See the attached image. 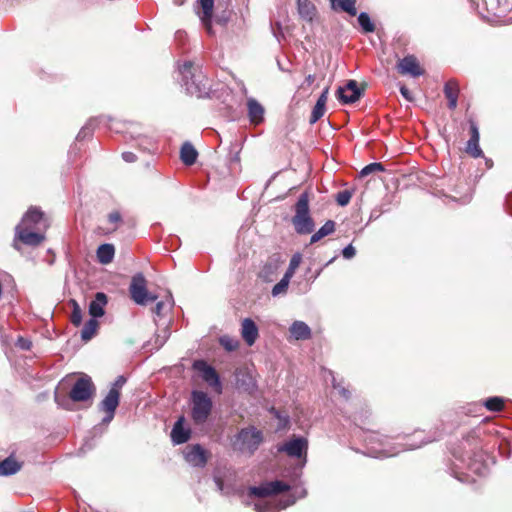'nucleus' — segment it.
Masks as SVG:
<instances>
[{
  "instance_id": "f257e3e1",
  "label": "nucleus",
  "mask_w": 512,
  "mask_h": 512,
  "mask_svg": "<svg viewBox=\"0 0 512 512\" xmlns=\"http://www.w3.org/2000/svg\"><path fill=\"white\" fill-rule=\"evenodd\" d=\"M48 227L44 212L36 206L28 208L22 216L21 221L15 227V234L12 241V247L21 251L22 245L37 247L45 240V235L41 232Z\"/></svg>"
},
{
  "instance_id": "f03ea898",
  "label": "nucleus",
  "mask_w": 512,
  "mask_h": 512,
  "mask_svg": "<svg viewBox=\"0 0 512 512\" xmlns=\"http://www.w3.org/2000/svg\"><path fill=\"white\" fill-rule=\"evenodd\" d=\"M310 194L304 191L295 204V214L292 217V224L295 231L300 235L310 234L314 231L315 223L309 210Z\"/></svg>"
},
{
  "instance_id": "7ed1b4c3",
  "label": "nucleus",
  "mask_w": 512,
  "mask_h": 512,
  "mask_svg": "<svg viewBox=\"0 0 512 512\" xmlns=\"http://www.w3.org/2000/svg\"><path fill=\"white\" fill-rule=\"evenodd\" d=\"M191 417L195 424H203L209 418L212 411V400L203 391H193L191 394Z\"/></svg>"
},
{
  "instance_id": "20e7f679",
  "label": "nucleus",
  "mask_w": 512,
  "mask_h": 512,
  "mask_svg": "<svg viewBox=\"0 0 512 512\" xmlns=\"http://www.w3.org/2000/svg\"><path fill=\"white\" fill-rule=\"evenodd\" d=\"M129 293L131 299L136 304L142 306L155 302L158 299L156 294L148 291L147 280L142 273H138L132 277L129 286Z\"/></svg>"
},
{
  "instance_id": "39448f33",
  "label": "nucleus",
  "mask_w": 512,
  "mask_h": 512,
  "mask_svg": "<svg viewBox=\"0 0 512 512\" xmlns=\"http://www.w3.org/2000/svg\"><path fill=\"white\" fill-rule=\"evenodd\" d=\"M96 393V386L90 376L82 374L70 388L69 399L73 402H87L91 400Z\"/></svg>"
},
{
  "instance_id": "423d86ee",
  "label": "nucleus",
  "mask_w": 512,
  "mask_h": 512,
  "mask_svg": "<svg viewBox=\"0 0 512 512\" xmlns=\"http://www.w3.org/2000/svg\"><path fill=\"white\" fill-rule=\"evenodd\" d=\"M263 441V434L255 427H247L241 429L237 434V442H239V450L247 451L252 455Z\"/></svg>"
},
{
  "instance_id": "0eeeda50",
  "label": "nucleus",
  "mask_w": 512,
  "mask_h": 512,
  "mask_svg": "<svg viewBox=\"0 0 512 512\" xmlns=\"http://www.w3.org/2000/svg\"><path fill=\"white\" fill-rule=\"evenodd\" d=\"M191 68V63H185L183 65V76L186 79V91L190 95L202 97L203 94H206V85L202 83L203 76L201 74H192Z\"/></svg>"
},
{
  "instance_id": "6e6552de",
  "label": "nucleus",
  "mask_w": 512,
  "mask_h": 512,
  "mask_svg": "<svg viewBox=\"0 0 512 512\" xmlns=\"http://www.w3.org/2000/svg\"><path fill=\"white\" fill-rule=\"evenodd\" d=\"M289 490V484L280 480H275L271 482H266L260 486L250 487L249 495L263 498L272 495H278Z\"/></svg>"
},
{
  "instance_id": "1a4fd4ad",
  "label": "nucleus",
  "mask_w": 512,
  "mask_h": 512,
  "mask_svg": "<svg viewBox=\"0 0 512 512\" xmlns=\"http://www.w3.org/2000/svg\"><path fill=\"white\" fill-rule=\"evenodd\" d=\"M194 369L202 373L203 380L217 393L222 392V385L217 371L203 360H197L193 364Z\"/></svg>"
},
{
  "instance_id": "9d476101",
  "label": "nucleus",
  "mask_w": 512,
  "mask_h": 512,
  "mask_svg": "<svg viewBox=\"0 0 512 512\" xmlns=\"http://www.w3.org/2000/svg\"><path fill=\"white\" fill-rule=\"evenodd\" d=\"M211 454L200 444L188 445L184 453L185 460L194 467H204Z\"/></svg>"
},
{
  "instance_id": "9b49d317",
  "label": "nucleus",
  "mask_w": 512,
  "mask_h": 512,
  "mask_svg": "<svg viewBox=\"0 0 512 512\" xmlns=\"http://www.w3.org/2000/svg\"><path fill=\"white\" fill-rule=\"evenodd\" d=\"M396 68L399 74L412 77H419L425 73V69L421 67L417 57L414 55H407L400 59Z\"/></svg>"
},
{
  "instance_id": "f8f14e48",
  "label": "nucleus",
  "mask_w": 512,
  "mask_h": 512,
  "mask_svg": "<svg viewBox=\"0 0 512 512\" xmlns=\"http://www.w3.org/2000/svg\"><path fill=\"white\" fill-rule=\"evenodd\" d=\"M363 94V89H359L355 80H349L344 87H339L336 92L338 100L343 104L355 103Z\"/></svg>"
},
{
  "instance_id": "ddd939ff",
  "label": "nucleus",
  "mask_w": 512,
  "mask_h": 512,
  "mask_svg": "<svg viewBox=\"0 0 512 512\" xmlns=\"http://www.w3.org/2000/svg\"><path fill=\"white\" fill-rule=\"evenodd\" d=\"M308 441L303 437L293 438L286 442L279 451L286 452L290 457L302 458L307 456Z\"/></svg>"
},
{
  "instance_id": "4468645a",
  "label": "nucleus",
  "mask_w": 512,
  "mask_h": 512,
  "mask_svg": "<svg viewBox=\"0 0 512 512\" xmlns=\"http://www.w3.org/2000/svg\"><path fill=\"white\" fill-rule=\"evenodd\" d=\"M120 393L116 390H109L108 394L99 403L100 411L106 414L104 421H111L114 417L115 411L119 405Z\"/></svg>"
},
{
  "instance_id": "2eb2a0df",
  "label": "nucleus",
  "mask_w": 512,
  "mask_h": 512,
  "mask_svg": "<svg viewBox=\"0 0 512 512\" xmlns=\"http://www.w3.org/2000/svg\"><path fill=\"white\" fill-rule=\"evenodd\" d=\"M470 139L467 141L465 151L468 155H470L473 158H478L482 156L483 152L479 146V131L478 127L475 122L470 121Z\"/></svg>"
},
{
  "instance_id": "dca6fc26",
  "label": "nucleus",
  "mask_w": 512,
  "mask_h": 512,
  "mask_svg": "<svg viewBox=\"0 0 512 512\" xmlns=\"http://www.w3.org/2000/svg\"><path fill=\"white\" fill-rule=\"evenodd\" d=\"M280 262L276 258H269L258 272V278L265 283H271L278 276Z\"/></svg>"
},
{
  "instance_id": "f3484780",
  "label": "nucleus",
  "mask_w": 512,
  "mask_h": 512,
  "mask_svg": "<svg viewBox=\"0 0 512 512\" xmlns=\"http://www.w3.org/2000/svg\"><path fill=\"white\" fill-rule=\"evenodd\" d=\"M241 337L248 346H252L259 337V330L251 318H245L241 323Z\"/></svg>"
},
{
  "instance_id": "a211bd4d",
  "label": "nucleus",
  "mask_w": 512,
  "mask_h": 512,
  "mask_svg": "<svg viewBox=\"0 0 512 512\" xmlns=\"http://www.w3.org/2000/svg\"><path fill=\"white\" fill-rule=\"evenodd\" d=\"M248 118L251 124L259 125L264 121V107L254 98L247 100Z\"/></svg>"
},
{
  "instance_id": "6ab92c4d",
  "label": "nucleus",
  "mask_w": 512,
  "mask_h": 512,
  "mask_svg": "<svg viewBox=\"0 0 512 512\" xmlns=\"http://www.w3.org/2000/svg\"><path fill=\"white\" fill-rule=\"evenodd\" d=\"M184 417L181 416L174 424L171 431V439L174 444H183L190 439V429L184 428Z\"/></svg>"
},
{
  "instance_id": "aec40b11",
  "label": "nucleus",
  "mask_w": 512,
  "mask_h": 512,
  "mask_svg": "<svg viewBox=\"0 0 512 512\" xmlns=\"http://www.w3.org/2000/svg\"><path fill=\"white\" fill-rule=\"evenodd\" d=\"M198 3L202 10V15L200 16L201 21L203 22L207 31L211 33L214 0H198Z\"/></svg>"
},
{
  "instance_id": "412c9836",
  "label": "nucleus",
  "mask_w": 512,
  "mask_h": 512,
  "mask_svg": "<svg viewBox=\"0 0 512 512\" xmlns=\"http://www.w3.org/2000/svg\"><path fill=\"white\" fill-rule=\"evenodd\" d=\"M23 463L18 461L13 455L0 461V476H10L21 470Z\"/></svg>"
},
{
  "instance_id": "4be33fe9",
  "label": "nucleus",
  "mask_w": 512,
  "mask_h": 512,
  "mask_svg": "<svg viewBox=\"0 0 512 512\" xmlns=\"http://www.w3.org/2000/svg\"><path fill=\"white\" fill-rule=\"evenodd\" d=\"M107 304V296L103 292H98L95 295V299L89 304V314L92 318L101 317L104 315V307Z\"/></svg>"
},
{
  "instance_id": "5701e85b",
  "label": "nucleus",
  "mask_w": 512,
  "mask_h": 512,
  "mask_svg": "<svg viewBox=\"0 0 512 512\" xmlns=\"http://www.w3.org/2000/svg\"><path fill=\"white\" fill-rule=\"evenodd\" d=\"M444 94L448 99V107L454 110L457 107V100L459 95V84L456 80L450 79L444 86Z\"/></svg>"
},
{
  "instance_id": "b1692460",
  "label": "nucleus",
  "mask_w": 512,
  "mask_h": 512,
  "mask_svg": "<svg viewBox=\"0 0 512 512\" xmlns=\"http://www.w3.org/2000/svg\"><path fill=\"white\" fill-rule=\"evenodd\" d=\"M198 157V152L190 142H185L180 149V159L186 166L193 165Z\"/></svg>"
},
{
  "instance_id": "393cba45",
  "label": "nucleus",
  "mask_w": 512,
  "mask_h": 512,
  "mask_svg": "<svg viewBox=\"0 0 512 512\" xmlns=\"http://www.w3.org/2000/svg\"><path fill=\"white\" fill-rule=\"evenodd\" d=\"M289 330L296 340H307L311 338V329L303 321H295Z\"/></svg>"
},
{
  "instance_id": "a878e982",
  "label": "nucleus",
  "mask_w": 512,
  "mask_h": 512,
  "mask_svg": "<svg viewBox=\"0 0 512 512\" xmlns=\"http://www.w3.org/2000/svg\"><path fill=\"white\" fill-rule=\"evenodd\" d=\"M298 12L302 18L311 22L316 15V7L310 0L297 1Z\"/></svg>"
},
{
  "instance_id": "bb28decb",
  "label": "nucleus",
  "mask_w": 512,
  "mask_h": 512,
  "mask_svg": "<svg viewBox=\"0 0 512 512\" xmlns=\"http://www.w3.org/2000/svg\"><path fill=\"white\" fill-rule=\"evenodd\" d=\"M334 10H341L350 16H356V0H330Z\"/></svg>"
},
{
  "instance_id": "cd10ccee",
  "label": "nucleus",
  "mask_w": 512,
  "mask_h": 512,
  "mask_svg": "<svg viewBox=\"0 0 512 512\" xmlns=\"http://www.w3.org/2000/svg\"><path fill=\"white\" fill-rule=\"evenodd\" d=\"M97 259L101 264H109L112 262L115 249L112 244H102L97 249Z\"/></svg>"
},
{
  "instance_id": "c85d7f7f",
  "label": "nucleus",
  "mask_w": 512,
  "mask_h": 512,
  "mask_svg": "<svg viewBox=\"0 0 512 512\" xmlns=\"http://www.w3.org/2000/svg\"><path fill=\"white\" fill-rule=\"evenodd\" d=\"M98 329L99 322L94 318L89 319L81 330V339L84 342L90 341L97 334Z\"/></svg>"
},
{
  "instance_id": "c756f323",
  "label": "nucleus",
  "mask_w": 512,
  "mask_h": 512,
  "mask_svg": "<svg viewBox=\"0 0 512 512\" xmlns=\"http://www.w3.org/2000/svg\"><path fill=\"white\" fill-rule=\"evenodd\" d=\"M335 222L333 220H328L325 224L314 234H312L310 238V244H314L321 240L322 238L332 234L335 231Z\"/></svg>"
},
{
  "instance_id": "7c9ffc66",
  "label": "nucleus",
  "mask_w": 512,
  "mask_h": 512,
  "mask_svg": "<svg viewBox=\"0 0 512 512\" xmlns=\"http://www.w3.org/2000/svg\"><path fill=\"white\" fill-rule=\"evenodd\" d=\"M484 406L492 412H500L504 409L505 402L501 397H490L484 402Z\"/></svg>"
},
{
  "instance_id": "2f4dec72",
  "label": "nucleus",
  "mask_w": 512,
  "mask_h": 512,
  "mask_svg": "<svg viewBox=\"0 0 512 512\" xmlns=\"http://www.w3.org/2000/svg\"><path fill=\"white\" fill-rule=\"evenodd\" d=\"M69 303L72 306L70 321L74 326H80L82 323V310L76 300L72 299Z\"/></svg>"
},
{
  "instance_id": "473e14b6",
  "label": "nucleus",
  "mask_w": 512,
  "mask_h": 512,
  "mask_svg": "<svg viewBox=\"0 0 512 512\" xmlns=\"http://www.w3.org/2000/svg\"><path fill=\"white\" fill-rule=\"evenodd\" d=\"M358 22L364 33H372L375 31V25L366 12H361L359 14Z\"/></svg>"
},
{
  "instance_id": "72a5a7b5",
  "label": "nucleus",
  "mask_w": 512,
  "mask_h": 512,
  "mask_svg": "<svg viewBox=\"0 0 512 512\" xmlns=\"http://www.w3.org/2000/svg\"><path fill=\"white\" fill-rule=\"evenodd\" d=\"M220 345L228 352L235 351L239 348V340L232 338L228 335H224L219 339Z\"/></svg>"
},
{
  "instance_id": "f704fd0d",
  "label": "nucleus",
  "mask_w": 512,
  "mask_h": 512,
  "mask_svg": "<svg viewBox=\"0 0 512 512\" xmlns=\"http://www.w3.org/2000/svg\"><path fill=\"white\" fill-rule=\"evenodd\" d=\"M301 261H302V255L300 253L294 254L290 259L289 267L286 270L284 276L288 279H291L293 277V275L295 274V271L301 264Z\"/></svg>"
},
{
  "instance_id": "c9c22d12",
  "label": "nucleus",
  "mask_w": 512,
  "mask_h": 512,
  "mask_svg": "<svg viewBox=\"0 0 512 512\" xmlns=\"http://www.w3.org/2000/svg\"><path fill=\"white\" fill-rule=\"evenodd\" d=\"M107 221L111 225L109 232H114L123 221L122 215L118 210L112 211L108 214Z\"/></svg>"
},
{
  "instance_id": "e433bc0d",
  "label": "nucleus",
  "mask_w": 512,
  "mask_h": 512,
  "mask_svg": "<svg viewBox=\"0 0 512 512\" xmlns=\"http://www.w3.org/2000/svg\"><path fill=\"white\" fill-rule=\"evenodd\" d=\"M290 279L283 276V278L272 288V295L278 296L285 294L288 290Z\"/></svg>"
},
{
  "instance_id": "4c0bfd02",
  "label": "nucleus",
  "mask_w": 512,
  "mask_h": 512,
  "mask_svg": "<svg viewBox=\"0 0 512 512\" xmlns=\"http://www.w3.org/2000/svg\"><path fill=\"white\" fill-rule=\"evenodd\" d=\"M385 168L382 163L374 162L366 165L360 172L361 177H365L371 173L382 172Z\"/></svg>"
},
{
  "instance_id": "58836bf2",
  "label": "nucleus",
  "mask_w": 512,
  "mask_h": 512,
  "mask_svg": "<svg viewBox=\"0 0 512 512\" xmlns=\"http://www.w3.org/2000/svg\"><path fill=\"white\" fill-rule=\"evenodd\" d=\"M325 113V106L316 103L310 116V124L316 123Z\"/></svg>"
},
{
  "instance_id": "ea45409f",
  "label": "nucleus",
  "mask_w": 512,
  "mask_h": 512,
  "mask_svg": "<svg viewBox=\"0 0 512 512\" xmlns=\"http://www.w3.org/2000/svg\"><path fill=\"white\" fill-rule=\"evenodd\" d=\"M351 198L352 192L349 190H343L337 193L336 202L340 206H346L347 204H349Z\"/></svg>"
},
{
  "instance_id": "a19ab883",
  "label": "nucleus",
  "mask_w": 512,
  "mask_h": 512,
  "mask_svg": "<svg viewBox=\"0 0 512 512\" xmlns=\"http://www.w3.org/2000/svg\"><path fill=\"white\" fill-rule=\"evenodd\" d=\"M334 389L337 390L338 394L343 397L345 400H349L351 398V392L348 388L344 387L340 383L333 384Z\"/></svg>"
},
{
  "instance_id": "79ce46f5",
  "label": "nucleus",
  "mask_w": 512,
  "mask_h": 512,
  "mask_svg": "<svg viewBox=\"0 0 512 512\" xmlns=\"http://www.w3.org/2000/svg\"><path fill=\"white\" fill-rule=\"evenodd\" d=\"M127 379L123 375H120L117 377V379L112 384L110 390H116L118 393H120L122 387L125 385Z\"/></svg>"
},
{
  "instance_id": "37998d69",
  "label": "nucleus",
  "mask_w": 512,
  "mask_h": 512,
  "mask_svg": "<svg viewBox=\"0 0 512 512\" xmlns=\"http://www.w3.org/2000/svg\"><path fill=\"white\" fill-rule=\"evenodd\" d=\"M400 93L401 95L409 102H412L414 101V97L412 95V93L410 92V90L405 86V85H401L400 87Z\"/></svg>"
},
{
  "instance_id": "c03bdc74",
  "label": "nucleus",
  "mask_w": 512,
  "mask_h": 512,
  "mask_svg": "<svg viewBox=\"0 0 512 512\" xmlns=\"http://www.w3.org/2000/svg\"><path fill=\"white\" fill-rule=\"evenodd\" d=\"M355 253V248L351 244L345 247L342 251L344 258L346 259L352 258L355 255Z\"/></svg>"
},
{
  "instance_id": "a18cd8bd",
  "label": "nucleus",
  "mask_w": 512,
  "mask_h": 512,
  "mask_svg": "<svg viewBox=\"0 0 512 512\" xmlns=\"http://www.w3.org/2000/svg\"><path fill=\"white\" fill-rule=\"evenodd\" d=\"M328 92H329V87H326L324 89V91L321 93V95L319 96L316 103L326 106L327 99H328Z\"/></svg>"
},
{
  "instance_id": "49530a36",
  "label": "nucleus",
  "mask_w": 512,
  "mask_h": 512,
  "mask_svg": "<svg viewBox=\"0 0 512 512\" xmlns=\"http://www.w3.org/2000/svg\"><path fill=\"white\" fill-rule=\"evenodd\" d=\"M163 307H164V302H162V301L157 302L155 307L153 308V313L160 316L162 314Z\"/></svg>"
},
{
  "instance_id": "de8ad7c7",
  "label": "nucleus",
  "mask_w": 512,
  "mask_h": 512,
  "mask_svg": "<svg viewBox=\"0 0 512 512\" xmlns=\"http://www.w3.org/2000/svg\"><path fill=\"white\" fill-rule=\"evenodd\" d=\"M271 412L274 414V416L276 418H278L279 420L283 421L284 424L288 423V417L287 416L282 417L280 411L276 410L275 408H272Z\"/></svg>"
},
{
  "instance_id": "09e8293b",
  "label": "nucleus",
  "mask_w": 512,
  "mask_h": 512,
  "mask_svg": "<svg viewBox=\"0 0 512 512\" xmlns=\"http://www.w3.org/2000/svg\"><path fill=\"white\" fill-rule=\"evenodd\" d=\"M123 158L127 162H133V161H135L136 156L132 152H126V153L123 154Z\"/></svg>"
},
{
  "instance_id": "8fccbe9b",
  "label": "nucleus",
  "mask_w": 512,
  "mask_h": 512,
  "mask_svg": "<svg viewBox=\"0 0 512 512\" xmlns=\"http://www.w3.org/2000/svg\"><path fill=\"white\" fill-rule=\"evenodd\" d=\"M216 22L221 25H225L228 22V16L222 15L216 17Z\"/></svg>"
},
{
  "instance_id": "3c124183",
  "label": "nucleus",
  "mask_w": 512,
  "mask_h": 512,
  "mask_svg": "<svg viewBox=\"0 0 512 512\" xmlns=\"http://www.w3.org/2000/svg\"><path fill=\"white\" fill-rule=\"evenodd\" d=\"M315 80V76L314 75H308L306 78H305V83L310 86Z\"/></svg>"
},
{
  "instance_id": "603ef678",
  "label": "nucleus",
  "mask_w": 512,
  "mask_h": 512,
  "mask_svg": "<svg viewBox=\"0 0 512 512\" xmlns=\"http://www.w3.org/2000/svg\"><path fill=\"white\" fill-rule=\"evenodd\" d=\"M255 510H256L257 512H263L262 507H261L260 505H258V504H256V505H255Z\"/></svg>"
},
{
  "instance_id": "864d4df0",
  "label": "nucleus",
  "mask_w": 512,
  "mask_h": 512,
  "mask_svg": "<svg viewBox=\"0 0 512 512\" xmlns=\"http://www.w3.org/2000/svg\"><path fill=\"white\" fill-rule=\"evenodd\" d=\"M233 160H234L235 162H239V161H240V158H239L238 154H236V155H235V157L233 158Z\"/></svg>"
},
{
  "instance_id": "5fc2aeb1",
  "label": "nucleus",
  "mask_w": 512,
  "mask_h": 512,
  "mask_svg": "<svg viewBox=\"0 0 512 512\" xmlns=\"http://www.w3.org/2000/svg\"><path fill=\"white\" fill-rule=\"evenodd\" d=\"M22 347L25 348V349H29L30 348L29 345L22 346Z\"/></svg>"
}]
</instances>
